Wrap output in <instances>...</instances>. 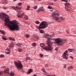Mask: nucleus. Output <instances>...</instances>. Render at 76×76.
Here are the masks:
<instances>
[{
	"mask_svg": "<svg viewBox=\"0 0 76 76\" xmlns=\"http://www.w3.org/2000/svg\"><path fill=\"white\" fill-rule=\"evenodd\" d=\"M5 25L7 26L11 30H15L16 29V31L19 30V23H18L16 21H6L5 23Z\"/></svg>",
	"mask_w": 76,
	"mask_h": 76,
	"instance_id": "obj_1",
	"label": "nucleus"
},
{
	"mask_svg": "<svg viewBox=\"0 0 76 76\" xmlns=\"http://www.w3.org/2000/svg\"><path fill=\"white\" fill-rule=\"evenodd\" d=\"M58 12L57 11L53 12L52 14L51 17L55 19V21L58 22H62L63 20H64L65 19L64 18H63L62 17H61L59 18L58 17L60 15L59 13H58Z\"/></svg>",
	"mask_w": 76,
	"mask_h": 76,
	"instance_id": "obj_2",
	"label": "nucleus"
},
{
	"mask_svg": "<svg viewBox=\"0 0 76 76\" xmlns=\"http://www.w3.org/2000/svg\"><path fill=\"white\" fill-rule=\"evenodd\" d=\"M47 44L48 47L47 46H45V44L44 43H41L40 44V47H42V48L44 50H45L47 51L48 50H53V48L51 47L52 45H53V43L51 42L50 41H48L47 43Z\"/></svg>",
	"mask_w": 76,
	"mask_h": 76,
	"instance_id": "obj_3",
	"label": "nucleus"
},
{
	"mask_svg": "<svg viewBox=\"0 0 76 76\" xmlns=\"http://www.w3.org/2000/svg\"><path fill=\"white\" fill-rule=\"evenodd\" d=\"M15 66L17 69H22L23 66L22 64V62L20 61H18L17 62L15 61L14 62Z\"/></svg>",
	"mask_w": 76,
	"mask_h": 76,
	"instance_id": "obj_4",
	"label": "nucleus"
},
{
	"mask_svg": "<svg viewBox=\"0 0 76 76\" xmlns=\"http://www.w3.org/2000/svg\"><path fill=\"white\" fill-rule=\"evenodd\" d=\"M0 18H1V19H5V22L9 21V16L7 14L4 13L2 12L0 13Z\"/></svg>",
	"mask_w": 76,
	"mask_h": 76,
	"instance_id": "obj_5",
	"label": "nucleus"
},
{
	"mask_svg": "<svg viewBox=\"0 0 76 76\" xmlns=\"http://www.w3.org/2000/svg\"><path fill=\"white\" fill-rule=\"evenodd\" d=\"M48 25V23L47 22L45 21H42L40 23L38 29H41L45 28V27L47 26Z\"/></svg>",
	"mask_w": 76,
	"mask_h": 76,
	"instance_id": "obj_6",
	"label": "nucleus"
},
{
	"mask_svg": "<svg viewBox=\"0 0 76 76\" xmlns=\"http://www.w3.org/2000/svg\"><path fill=\"white\" fill-rule=\"evenodd\" d=\"M63 40L62 39L58 38L56 39L55 41V42L56 44H57L59 45H63Z\"/></svg>",
	"mask_w": 76,
	"mask_h": 76,
	"instance_id": "obj_7",
	"label": "nucleus"
},
{
	"mask_svg": "<svg viewBox=\"0 0 76 76\" xmlns=\"http://www.w3.org/2000/svg\"><path fill=\"white\" fill-rule=\"evenodd\" d=\"M54 34L53 33L51 35H50L46 33L45 34L43 35V36L44 38H47L48 41H50V39H51V37H53V36H54Z\"/></svg>",
	"mask_w": 76,
	"mask_h": 76,
	"instance_id": "obj_8",
	"label": "nucleus"
},
{
	"mask_svg": "<svg viewBox=\"0 0 76 76\" xmlns=\"http://www.w3.org/2000/svg\"><path fill=\"white\" fill-rule=\"evenodd\" d=\"M21 8L20 7H15L14 6L13 7H10V9H13L14 10H16V12H18L19 13V12H20V9Z\"/></svg>",
	"mask_w": 76,
	"mask_h": 76,
	"instance_id": "obj_9",
	"label": "nucleus"
},
{
	"mask_svg": "<svg viewBox=\"0 0 76 76\" xmlns=\"http://www.w3.org/2000/svg\"><path fill=\"white\" fill-rule=\"evenodd\" d=\"M9 69L7 68L6 70L4 71L5 73H6L7 74L10 75V76H15V74H14V72L13 71L11 72L10 73H9Z\"/></svg>",
	"mask_w": 76,
	"mask_h": 76,
	"instance_id": "obj_10",
	"label": "nucleus"
},
{
	"mask_svg": "<svg viewBox=\"0 0 76 76\" xmlns=\"http://www.w3.org/2000/svg\"><path fill=\"white\" fill-rule=\"evenodd\" d=\"M68 51H69V50H66L64 52V55L62 56L63 57L66 59V60H67V58H68V55H67Z\"/></svg>",
	"mask_w": 76,
	"mask_h": 76,
	"instance_id": "obj_11",
	"label": "nucleus"
},
{
	"mask_svg": "<svg viewBox=\"0 0 76 76\" xmlns=\"http://www.w3.org/2000/svg\"><path fill=\"white\" fill-rule=\"evenodd\" d=\"M44 10L43 9V7H40V8L37 11L39 12H41V11H44Z\"/></svg>",
	"mask_w": 76,
	"mask_h": 76,
	"instance_id": "obj_12",
	"label": "nucleus"
},
{
	"mask_svg": "<svg viewBox=\"0 0 76 76\" xmlns=\"http://www.w3.org/2000/svg\"><path fill=\"white\" fill-rule=\"evenodd\" d=\"M11 51L10 49H8L7 50V52H6V54H10Z\"/></svg>",
	"mask_w": 76,
	"mask_h": 76,
	"instance_id": "obj_13",
	"label": "nucleus"
},
{
	"mask_svg": "<svg viewBox=\"0 0 76 76\" xmlns=\"http://www.w3.org/2000/svg\"><path fill=\"white\" fill-rule=\"evenodd\" d=\"M69 52H72V53H73V52H75V50L72 49H69Z\"/></svg>",
	"mask_w": 76,
	"mask_h": 76,
	"instance_id": "obj_14",
	"label": "nucleus"
},
{
	"mask_svg": "<svg viewBox=\"0 0 76 76\" xmlns=\"http://www.w3.org/2000/svg\"><path fill=\"white\" fill-rule=\"evenodd\" d=\"M14 46V43L13 42H11V45H10V47H13Z\"/></svg>",
	"mask_w": 76,
	"mask_h": 76,
	"instance_id": "obj_15",
	"label": "nucleus"
},
{
	"mask_svg": "<svg viewBox=\"0 0 76 76\" xmlns=\"http://www.w3.org/2000/svg\"><path fill=\"white\" fill-rule=\"evenodd\" d=\"M33 71L32 69H30L29 70L28 72V74H29V73H31Z\"/></svg>",
	"mask_w": 76,
	"mask_h": 76,
	"instance_id": "obj_16",
	"label": "nucleus"
},
{
	"mask_svg": "<svg viewBox=\"0 0 76 76\" xmlns=\"http://www.w3.org/2000/svg\"><path fill=\"white\" fill-rule=\"evenodd\" d=\"M9 39L10 40H12V41H15V39L12 38V37H9Z\"/></svg>",
	"mask_w": 76,
	"mask_h": 76,
	"instance_id": "obj_17",
	"label": "nucleus"
},
{
	"mask_svg": "<svg viewBox=\"0 0 76 76\" xmlns=\"http://www.w3.org/2000/svg\"><path fill=\"white\" fill-rule=\"evenodd\" d=\"M24 14H23L21 15H18V17H20V18H22L23 16H24Z\"/></svg>",
	"mask_w": 76,
	"mask_h": 76,
	"instance_id": "obj_18",
	"label": "nucleus"
},
{
	"mask_svg": "<svg viewBox=\"0 0 76 76\" xmlns=\"http://www.w3.org/2000/svg\"><path fill=\"white\" fill-rule=\"evenodd\" d=\"M24 19H26V20H28V16H27V15H25L24 16Z\"/></svg>",
	"mask_w": 76,
	"mask_h": 76,
	"instance_id": "obj_19",
	"label": "nucleus"
},
{
	"mask_svg": "<svg viewBox=\"0 0 76 76\" xmlns=\"http://www.w3.org/2000/svg\"><path fill=\"white\" fill-rule=\"evenodd\" d=\"M35 22L36 24H40V22H39L38 20L35 21Z\"/></svg>",
	"mask_w": 76,
	"mask_h": 76,
	"instance_id": "obj_20",
	"label": "nucleus"
},
{
	"mask_svg": "<svg viewBox=\"0 0 76 76\" xmlns=\"http://www.w3.org/2000/svg\"><path fill=\"white\" fill-rule=\"evenodd\" d=\"M39 31L40 33H41V34H44V31L43 30H40Z\"/></svg>",
	"mask_w": 76,
	"mask_h": 76,
	"instance_id": "obj_21",
	"label": "nucleus"
},
{
	"mask_svg": "<svg viewBox=\"0 0 76 76\" xmlns=\"http://www.w3.org/2000/svg\"><path fill=\"white\" fill-rule=\"evenodd\" d=\"M32 46H34V47H35L36 46V43L34 42L32 44Z\"/></svg>",
	"mask_w": 76,
	"mask_h": 76,
	"instance_id": "obj_22",
	"label": "nucleus"
},
{
	"mask_svg": "<svg viewBox=\"0 0 76 76\" xmlns=\"http://www.w3.org/2000/svg\"><path fill=\"white\" fill-rule=\"evenodd\" d=\"M18 51L19 52H22V49L21 48H19L18 49Z\"/></svg>",
	"mask_w": 76,
	"mask_h": 76,
	"instance_id": "obj_23",
	"label": "nucleus"
},
{
	"mask_svg": "<svg viewBox=\"0 0 76 76\" xmlns=\"http://www.w3.org/2000/svg\"><path fill=\"white\" fill-rule=\"evenodd\" d=\"M2 38L3 39H4V40H7V39H6V38L4 37V36H2Z\"/></svg>",
	"mask_w": 76,
	"mask_h": 76,
	"instance_id": "obj_24",
	"label": "nucleus"
},
{
	"mask_svg": "<svg viewBox=\"0 0 76 76\" xmlns=\"http://www.w3.org/2000/svg\"><path fill=\"white\" fill-rule=\"evenodd\" d=\"M65 6H69L70 5V3H66V4H65Z\"/></svg>",
	"mask_w": 76,
	"mask_h": 76,
	"instance_id": "obj_25",
	"label": "nucleus"
},
{
	"mask_svg": "<svg viewBox=\"0 0 76 76\" xmlns=\"http://www.w3.org/2000/svg\"><path fill=\"white\" fill-rule=\"evenodd\" d=\"M29 9H30V7H29V6H28L27 7L26 10H29Z\"/></svg>",
	"mask_w": 76,
	"mask_h": 76,
	"instance_id": "obj_26",
	"label": "nucleus"
},
{
	"mask_svg": "<svg viewBox=\"0 0 76 76\" xmlns=\"http://www.w3.org/2000/svg\"><path fill=\"white\" fill-rule=\"evenodd\" d=\"M51 8H52V7H51V6L50 5H49L48 7V9H51Z\"/></svg>",
	"mask_w": 76,
	"mask_h": 76,
	"instance_id": "obj_27",
	"label": "nucleus"
},
{
	"mask_svg": "<svg viewBox=\"0 0 76 76\" xmlns=\"http://www.w3.org/2000/svg\"><path fill=\"white\" fill-rule=\"evenodd\" d=\"M1 33L3 34H5V32L4 31H1Z\"/></svg>",
	"mask_w": 76,
	"mask_h": 76,
	"instance_id": "obj_28",
	"label": "nucleus"
},
{
	"mask_svg": "<svg viewBox=\"0 0 76 76\" xmlns=\"http://www.w3.org/2000/svg\"><path fill=\"white\" fill-rule=\"evenodd\" d=\"M25 37L26 38H29V35L28 34H26Z\"/></svg>",
	"mask_w": 76,
	"mask_h": 76,
	"instance_id": "obj_29",
	"label": "nucleus"
},
{
	"mask_svg": "<svg viewBox=\"0 0 76 76\" xmlns=\"http://www.w3.org/2000/svg\"><path fill=\"white\" fill-rule=\"evenodd\" d=\"M3 9H4L5 10H6V9H7V7H3Z\"/></svg>",
	"mask_w": 76,
	"mask_h": 76,
	"instance_id": "obj_30",
	"label": "nucleus"
},
{
	"mask_svg": "<svg viewBox=\"0 0 76 76\" xmlns=\"http://www.w3.org/2000/svg\"><path fill=\"white\" fill-rule=\"evenodd\" d=\"M17 45L18 46V47H21V45H22L20 44H18Z\"/></svg>",
	"mask_w": 76,
	"mask_h": 76,
	"instance_id": "obj_31",
	"label": "nucleus"
},
{
	"mask_svg": "<svg viewBox=\"0 0 76 76\" xmlns=\"http://www.w3.org/2000/svg\"><path fill=\"white\" fill-rule=\"evenodd\" d=\"M69 10H72L71 9V8H69L68 9H66V10H68V11H69Z\"/></svg>",
	"mask_w": 76,
	"mask_h": 76,
	"instance_id": "obj_32",
	"label": "nucleus"
},
{
	"mask_svg": "<svg viewBox=\"0 0 76 76\" xmlns=\"http://www.w3.org/2000/svg\"><path fill=\"white\" fill-rule=\"evenodd\" d=\"M0 57H4V55H0Z\"/></svg>",
	"mask_w": 76,
	"mask_h": 76,
	"instance_id": "obj_33",
	"label": "nucleus"
},
{
	"mask_svg": "<svg viewBox=\"0 0 76 76\" xmlns=\"http://www.w3.org/2000/svg\"><path fill=\"white\" fill-rule=\"evenodd\" d=\"M34 9H37V6H35L34 7H33Z\"/></svg>",
	"mask_w": 76,
	"mask_h": 76,
	"instance_id": "obj_34",
	"label": "nucleus"
},
{
	"mask_svg": "<svg viewBox=\"0 0 76 76\" xmlns=\"http://www.w3.org/2000/svg\"><path fill=\"white\" fill-rule=\"evenodd\" d=\"M39 56L41 57L43 56V55L42 54H39Z\"/></svg>",
	"mask_w": 76,
	"mask_h": 76,
	"instance_id": "obj_35",
	"label": "nucleus"
},
{
	"mask_svg": "<svg viewBox=\"0 0 76 76\" xmlns=\"http://www.w3.org/2000/svg\"><path fill=\"white\" fill-rule=\"evenodd\" d=\"M36 38H37V39H39V37H38V36H37L36 37Z\"/></svg>",
	"mask_w": 76,
	"mask_h": 76,
	"instance_id": "obj_36",
	"label": "nucleus"
},
{
	"mask_svg": "<svg viewBox=\"0 0 76 76\" xmlns=\"http://www.w3.org/2000/svg\"><path fill=\"white\" fill-rule=\"evenodd\" d=\"M69 68H70V69H73V67L72 66H69Z\"/></svg>",
	"mask_w": 76,
	"mask_h": 76,
	"instance_id": "obj_37",
	"label": "nucleus"
},
{
	"mask_svg": "<svg viewBox=\"0 0 76 76\" xmlns=\"http://www.w3.org/2000/svg\"><path fill=\"white\" fill-rule=\"evenodd\" d=\"M50 5H53V4H54L52 3H50Z\"/></svg>",
	"mask_w": 76,
	"mask_h": 76,
	"instance_id": "obj_38",
	"label": "nucleus"
},
{
	"mask_svg": "<svg viewBox=\"0 0 76 76\" xmlns=\"http://www.w3.org/2000/svg\"><path fill=\"white\" fill-rule=\"evenodd\" d=\"M42 71H43V72H45V70L44 69H42Z\"/></svg>",
	"mask_w": 76,
	"mask_h": 76,
	"instance_id": "obj_39",
	"label": "nucleus"
},
{
	"mask_svg": "<svg viewBox=\"0 0 76 76\" xmlns=\"http://www.w3.org/2000/svg\"><path fill=\"white\" fill-rule=\"evenodd\" d=\"M2 1L3 2H6V0H2Z\"/></svg>",
	"mask_w": 76,
	"mask_h": 76,
	"instance_id": "obj_40",
	"label": "nucleus"
},
{
	"mask_svg": "<svg viewBox=\"0 0 76 76\" xmlns=\"http://www.w3.org/2000/svg\"><path fill=\"white\" fill-rule=\"evenodd\" d=\"M3 75V73L1 72H0V75Z\"/></svg>",
	"mask_w": 76,
	"mask_h": 76,
	"instance_id": "obj_41",
	"label": "nucleus"
},
{
	"mask_svg": "<svg viewBox=\"0 0 76 76\" xmlns=\"http://www.w3.org/2000/svg\"><path fill=\"white\" fill-rule=\"evenodd\" d=\"M55 50H56L57 51H58V48H56Z\"/></svg>",
	"mask_w": 76,
	"mask_h": 76,
	"instance_id": "obj_42",
	"label": "nucleus"
},
{
	"mask_svg": "<svg viewBox=\"0 0 76 76\" xmlns=\"http://www.w3.org/2000/svg\"><path fill=\"white\" fill-rule=\"evenodd\" d=\"M22 4V3H19V6H20Z\"/></svg>",
	"mask_w": 76,
	"mask_h": 76,
	"instance_id": "obj_43",
	"label": "nucleus"
},
{
	"mask_svg": "<svg viewBox=\"0 0 76 76\" xmlns=\"http://www.w3.org/2000/svg\"><path fill=\"white\" fill-rule=\"evenodd\" d=\"M64 1H65V2H67L68 1H67V0H64Z\"/></svg>",
	"mask_w": 76,
	"mask_h": 76,
	"instance_id": "obj_44",
	"label": "nucleus"
},
{
	"mask_svg": "<svg viewBox=\"0 0 76 76\" xmlns=\"http://www.w3.org/2000/svg\"><path fill=\"white\" fill-rule=\"evenodd\" d=\"M70 58H72V59L73 58V57H72V56H70Z\"/></svg>",
	"mask_w": 76,
	"mask_h": 76,
	"instance_id": "obj_45",
	"label": "nucleus"
},
{
	"mask_svg": "<svg viewBox=\"0 0 76 76\" xmlns=\"http://www.w3.org/2000/svg\"><path fill=\"white\" fill-rule=\"evenodd\" d=\"M66 32H67V34H69V31H67Z\"/></svg>",
	"mask_w": 76,
	"mask_h": 76,
	"instance_id": "obj_46",
	"label": "nucleus"
},
{
	"mask_svg": "<svg viewBox=\"0 0 76 76\" xmlns=\"http://www.w3.org/2000/svg\"><path fill=\"white\" fill-rule=\"evenodd\" d=\"M47 76H51L50 75H47ZM53 76H56V75H54Z\"/></svg>",
	"mask_w": 76,
	"mask_h": 76,
	"instance_id": "obj_47",
	"label": "nucleus"
},
{
	"mask_svg": "<svg viewBox=\"0 0 76 76\" xmlns=\"http://www.w3.org/2000/svg\"><path fill=\"white\" fill-rule=\"evenodd\" d=\"M48 66V64H46L45 66V67H47Z\"/></svg>",
	"mask_w": 76,
	"mask_h": 76,
	"instance_id": "obj_48",
	"label": "nucleus"
},
{
	"mask_svg": "<svg viewBox=\"0 0 76 76\" xmlns=\"http://www.w3.org/2000/svg\"><path fill=\"white\" fill-rule=\"evenodd\" d=\"M27 56H28V54H27L25 55V56H26V57H27Z\"/></svg>",
	"mask_w": 76,
	"mask_h": 76,
	"instance_id": "obj_49",
	"label": "nucleus"
},
{
	"mask_svg": "<svg viewBox=\"0 0 76 76\" xmlns=\"http://www.w3.org/2000/svg\"><path fill=\"white\" fill-rule=\"evenodd\" d=\"M5 66H2L1 67V68H4V67H5Z\"/></svg>",
	"mask_w": 76,
	"mask_h": 76,
	"instance_id": "obj_50",
	"label": "nucleus"
},
{
	"mask_svg": "<svg viewBox=\"0 0 76 76\" xmlns=\"http://www.w3.org/2000/svg\"><path fill=\"white\" fill-rule=\"evenodd\" d=\"M33 76H37V75L36 74H34L33 75Z\"/></svg>",
	"mask_w": 76,
	"mask_h": 76,
	"instance_id": "obj_51",
	"label": "nucleus"
},
{
	"mask_svg": "<svg viewBox=\"0 0 76 76\" xmlns=\"http://www.w3.org/2000/svg\"><path fill=\"white\" fill-rule=\"evenodd\" d=\"M66 65H64V67H66Z\"/></svg>",
	"mask_w": 76,
	"mask_h": 76,
	"instance_id": "obj_52",
	"label": "nucleus"
},
{
	"mask_svg": "<svg viewBox=\"0 0 76 76\" xmlns=\"http://www.w3.org/2000/svg\"><path fill=\"white\" fill-rule=\"evenodd\" d=\"M54 1H57V0H54Z\"/></svg>",
	"mask_w": 76,
	"mask_h": 76,
	"instance_id": "obj_53",
	"label": "nucleus"
},
{
	"mask_svg": "<svg viewBox=\"0 0 76 76\" xmlns=\"http://www.w3.org/2000/svg\"><path fill=\"white\" fill-rule=\"evenodd\" d=\"M62 1H64V0H62Z\"/></svg>",
	"mask_w": 76,
	"mask_h": 76,
	"instance_id": "obj_54",
	"label": "nucleus"
},
{
	"mask_svg": "<svg viewBox=\"0 0 76 76\" xmlns=\"http://www.w3.org/2000/svg\"><path fill=\"white\" fill-rule=\"evenodd\" d=\"M38 1H41V0H38Z\"/></svg>",
	"mask_w": 76,
	"mask_h": 76,
	"instance_id": "obj_55",
	"label": "nucleus"
},
{
	"mask_svg": "<svg viewBox=\"0 0 76 76\" xmlns=\"http://www.w3.org/2000/svg\"><path fill=\"white\" fill-rule=\"evenodd\" d=\"M17 0H14V1H16Z\"/></svg>",
	"mask_w": 76,
	"mask_h": 76,
	"instance_id": "obj_56",
	"label": "nucleus"
}]
</instances>
